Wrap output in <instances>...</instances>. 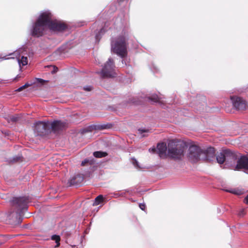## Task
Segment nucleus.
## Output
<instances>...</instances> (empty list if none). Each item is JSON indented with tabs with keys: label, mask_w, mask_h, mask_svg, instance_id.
<instances>
[{
	"label": "nucleus",
	"mask_w": 248,
	"mask_h": 248,
	"mask_svg": "<svg viewBox=\"0 0 248 248\" xmlns=\"http://www.w3.org/2000/svg\"><path fill=\"white\" fill-rule=\"evenodd\" d=\"M66 25L61 21L54 19L48 11L41 13L36 21L32 24L31 31L33 36H42L48 29L54 31H62L66 29Z\"/></svg>",
	"instance_id": "obj_1"
},
{
	"label": "nucleus",
	"mask_w": 248,
	"mask_h": 248,
	"mask_svg": "<svg viewBox=\"0 0 248 248\" xmlns=\"http://www.w3.org/2000/svg\"><path fill=\"white\" fill-rule=\"evenodd\" d=\"M111 50L122 58L125 57L127 54L125 38L120 36L117 38H112L111 41Z\"/></svg>",
	"instance_id": "obj_2"
},
{
	"label": "nucleus",
	"mask_w": 248,
	"mask_h": 248,
	"mask_svg": "<svg viewBox=\"0 0 248 248\" xmlns=\"http://www.w3.org/2000/svg\"><path fill=\"white\" fill-rule=\"evenodd\" d=\"M177 141L171 140L168 142V155L173 159H180L183 156L184 150L182 148L177 147Z\"/></svg>",
	"instance_id": "obj_3"
},
{
	"label": "nucleus",
	"mask_w": 248,
	"mask_h": 248,
	"mask_svg": "<svg viewBox=\"0 0 248 248\" xmlns=\"http://www.w3.org/2000/svg\"><path fill=\"white\" fill-rule=\"evenodd\" d=\"M24 51V49H19L13 53L9 54L8 56H10V57H7L6 56H5L2 58V59L7 60L9 59L16 58L20 66H21V65L22 66L26 65L28 64V61L27 57L25 56Z\"/></svg>",
	"instance_id": "obj_4"
},
{
	"label": "nucleus",
	"mask_w": 248,
	"mask_h": 248,
	"mask_svg": "<svg viewBox=\"0 0 248 248\" xmlns=\"http://www.w3.org/2000/svg\"><path fill=\"white\" fill-rule=\"evenodd\" d=\"M34 131L38 136H44L50 131L49 122L39 121L34 124Z\"/></svg>",
	"instance_id": "obj_5"
},
{
	"label": "nucleus",
	"mask_w": 248,
	"mask_h": 248,
	"mask_svg": "<svg viewBox=\"0 0 248 248\" xmlns=\"http://www.w3.org/2000/svg\"><path fill=\"white\" fill-rule=\"evenodd\" d=\"M29 199L27 197L13 198L11 200V204L17 208V213L27 209V203Z\"/></svg>",
	"instance_id": "obj_6"
},
{
	"label": "nucleus",
	"mask_w": 248,
	"mask_h": 248,
	"mask_svg": "<svg viewBox=\"0 0 248 248\" xmlns=\"http://www.w3.org/2000/svg\"><path fill=\"white\" fill-rule=\"evenodd\" d=\"M114 67L113 60L109 58L101 71V76L104 78L114 77L115 75Z\"/></svg>",
	"instance_id": "obj_7"
},
{
	"label": "nucleus",
	"mask_w": 248,
	"mask_h": 248,
	"mask_svg": "<svg viewBox=\"0 0 248 248\" xmlns=\"http://www.w3.org/2000/svg\"><path fill=\"white\" fill-rule=\"evenodd\" d=\"M188 152V157L193 161H196L202 158V150L197 145L190 146Z\"/></svg>",
	"instance_id": "obj_8"
},
{
	"label": "nucleus",
	"mask_w": 248,
	"mask_h": 248,
	"mask_svg": "<svg viewBox=\"0 0 248 248\" xmlns=\"http://www.w3.org/2000/svg\"><path fill=\"white\" fill-rule=\"evenodd\" d=\"M233 106L237 110H244L246 108L245 101L239 97L233 96L231 97Z\"/></svg>",
	"instance_id": "obj_9"
},
{
	"label": "nucleus",
	"mask_w": 248,
	"mask_h": 248,
	"mask_svg": "<svg viewBox=\"0 0 248 248\" xmlns=\"http://www.w3.org/2000/svg\"><path fill=\"white\" fill-rule=\"evenodd\" d=\"M50 129L54 132H58L60 130L64 129L67 123L62 121H55L52 123H50Z\"/></svg>",
	"instance_id": "obj_10"
},
{
	"label": "nucleus",
	"mask_w": 248,
	"mask_h": 248,
	"mask_svg": "<svg viewBox=\"0 0 248 248\" xmlns=\"http://www.w3.org/2000/svg\"><path fill=\"white\" fill-rule=\"evenodd\" d=\"M202 155H203V158L209 161H211L215 158V150L214 148L209 147L205 151H202ZM201 158H202V157Z\"/></svg>",
	"instance_id": "obj_11"
},
{
	"label": "nucleus",
	"mask_w": 248,
	"mask_h": 248,
	"mask_svg": "<svg viewBox=\"0 0 248 248\" xmlns=\"http://www.w3.org/2000/svg\"><path fill=\"white\" fill-rule=\"evenodd\" d=\"M236 170L244 169L248 170V155L242 156L238 160Z\"/></svg>",
	"instance_id": "obj_12"
},
{
	"label": "nucleus",
	"mask_w": 248,
	"mask_h": 248,
	"mask_svg": "<svg viewBox=\"0 0 248 248\" xmlns=\"http://www.w3.org/2000/svg\"><path fill=\"white\" fill-rule=\"evenodd\" d=\"M226 164L228 165H232L234 164L237 160L236 155L231 151L228 149L226 153Z\"/></svg>",
	"instance_id": "obj_13"
},
{
	"label": "nucleus",
	"mask_w": 248,
	"mask_h": 248,
	"mask_svg": "<svg viewBox=\"0 0 248 248\" xmlns=\"http://www.w3.org/2000/svg\"><path fill=\"white\" fill-rule=\"evenodd\" d=\"M84 177L82 174H77L69 180V184L71 186H78L83 181Z\"/></svg>",
	"instance_id": "obj_14"
},
{
	"label": "nucleus",
	"mask_w": 248,
	"mask_h": 248,
	"mask_svg": "<svg viewBox=\"0 0 248 248\" xmlns=\"http://www.w3.org/2000/svg\"><path fill=\"white\" fill-rule=\"evenodd\" d=\"M157 153L160 157H163L166 156L167 146L164 143H158L157 145Z\"/></svg>",
	"instance_id": "obj_15"
},
{
	"label": "nucleus",
	"mask_w": 248,
	"mask_h": 248,
	"mask_svg": "<svg viewBox=\"0 0 248 248\" xmlns=\"http://www.w3.org/2000/svg\"><path fill=\"white\" fill-rule=\"evenodd\" d=\"M227 150V149L222 150V151L217 156L216 159L218 163L222 164L226 162V153Z\"/></svg>",
	"instance_id": "obj_16"
},
{
	"label": "nucleus",
	"mask_w": 248,
	"mask_h": 248,
	"mask_svg": "<svg viewBox=\"0 0 248 248\" xmlns=\"http://www.w3.org/2000/svg\"><path fill=\"white\" fill-rule=\"evenodd\" d=\"M94 160L93 158H86L82 161L81 166H91L94 164Z\"/></svg>",
	"instance_id": "obj_17"
},
{
	"label": "nucleus",
	"mask_w": 248,
	"mask_h": 248,
	"mask_svg": "<svg viewBox=\"0 0 248 248\" xmlns=\"http://www.w3.org/2000/svg\"><path fill=\"white\" fill-rule=\"evenodd\" d=\"M93 156L96 158H101L107 156V154L106 152L102 151L94 152L93 154Z\"/></svg>",
	"instance_id": "obj_18"
},
{
	"label": "nucleus",
	"mask_w": 248,
	"mask_h": 248,
	"mask_svg": "<svg viewBox=\"0 0 248 248\" xmlns=\"http://www.w3.org/2000/svg\"><path fill=\"white\" fill-rule=\"evenodd\" d=\"M148 100L152 102H160V98L156 94H152L151 96L148 97Z\"/></svg>",
	"instance_id": "obj_19"
},
{
	"label": "nucleus",
	"mask_w": 248,
	"mask_h": 248,
	"mask_svg": "<svg viewBox=\"0 0 248 248\" xmlns=\"http://www.w3.org/2000/svg\"><path fill=\"white\" fill-rule=\"evenodd\" d=\"M103 200V197L102 195H100L98 196L95 199L93 203V206H96L99 204Z\"/></svg>",
	"instance_id": "obj_20"
},
{
	"label": "nucleus",
	"mask_w": 248,
	"mask_h": 248,
	"mask_svg": "<svg viewBox=\"0 0 248 248\" xmlns=\"http://www.w3.org/2000/svg\"><path fill=\"white\" fill-rule=\"evenodd\" d=\"M20 118V117L19 115L11 116L9 117V118L8 119L7 121L9 123L16 122H17L19 120Z\"/></svg>",
	"instance_id": "obj_21"
},
{
	"label": "nucleus",
	"mask_w": 248,
	"mask_h": 248,
	"mask_svg": "<svg viewBox=\"0 0 248 248\" xmlns=\"http://www.w3.org/2000/svg\"><path fill=\"white\" fill-rule=\"evenodd\" d=\"M51 239L55 241L56 245L55 246V247H58L60 244V237L59 235H53L51 236Z\"/></svg>",
	"instance_id": "obj_22"
},
{
	"label": "nucleus",
	"mask_w": 248,
	"mask_h": 248,
	"mask_svg": "<svg viewBox=\"0 0 248 248\" xmlns=\"http://www.w3.org/2000/svg\"><path fill=\"white\" fill-rule=\"evenodd\" d=\"M139 131L141 137H145L148 136V133L149 132V130L145 129H139Z\"/></svg>",
	"instance_id": "obj_23"
},
{
	"label": "nucleus",
	"mask_w": 248,
	"mask_h": 248,
	"mask_svg": "<svg viewBox=\"0 0 248 248\" xmlns=\"http://www.w3.org/2000/svg\"><path fill=\"white\" fill-rule=\"evenodd\" d=\"M125 192H122V193H114L113 194V197L114 198H118L119 197H124V196Z\"/></svg>",
	"instance_id": "obj_24"
},
{
	"label": "nucleus",
	"mask_w": 248,
	"mask_h": 248,
	"mask_svg": "<svg viewBox=\"0 0 248 248\" xmlns=\"http://www.w3.org/2000/svg\"><path fill=\"white\" fill-rule=\"evenodd\" d=\"M132 164L135 166V167L139 168H140L139 166V163L137 160L134 158L132 159Z\"/></svg>",
	"instance_id": "obj_25"
},
{
	"label": "nucleus",
	"mask_w": 248,
	"mask_h": 248,
	"mask_svg": "<svg viewBox=\"0 0 248 248\" xmlns=\"http://www.w3.org/2000/svg\"><path fill=\"white\" fill-rule=\"evenodd\" d=\"M84 89L86 91H90L92 89V87L91 86H87L84 87Z\"/></svg>",
	"instance_id": "obj_26"
},
{
	"label": "nucleus",
	"mask_w": 248,
	"mask_h": 248,
	"mask_svg": "<svg viewBox=\"0 0 248 248\" xmlns=\"http://www.w3.org/2000/svg\"><path fill=\"white\" fill-rule=\"evenodd\" d=\"M139 207L142 210H144L145 208V204L144 203H140L139 204Z\"/></svg>",
	"instance_id": "obj_27"
},
{
	"label": "nucleus",
	"mask_w": 248,
	"mask_h": 248,
	"mask_svg": "<svg viewBox=\"0 0 248 248\" xmlns=\"http://www.w3.org/2000/svg\"><path fill=\"white\" fill-rule=\"evenodd\" d=\"M25 88H26V85H23V86H21L20 87H19V88H18L17 90H16V91L20 92L21 91H22L23 89H25Z\"/></svg>",
	"instance_id": "obj_28"
},
{
	"label": "nucleus",
	"mask_w": 248,
	"mask_h": 248,
	"mask_svg": "<svg viewBox=\"0 0 248 248\" xmlns=\"http://www.w3.org/2000/svg\"><path fill=\"white\" fill-rule=\"evenodd\" d=\"M155 151H156V149H155V148H154H154H150V149H149V151L150 152H152V153H155Z\"/></svg>",
	"instance_id": "obj_29"
},
{
	"label": "nucleus",
	"mask_w": 248,
	"mask_h": 248,
	"mask_svg": "<svg viewBox=\"0 0 248 248\" xmlns=\"http://www.w3.org/2000/svg\"><path fill=\"white\" fill-rule=\"evenodd\" d=\"M20 159V157H14L13 159V162H16V161H17V160H18L19 159Z\"/></svg>",
	"instance_id": "obj_30"
},
{
	"label": "nucleus",
	"mask_w": 248,
	"mask_h": 248,
	"mask_svg": "<svg viewBox=\"0 0 248 248\" xmlns=\"http://www.w3.org/2000/svg\"><path fill=\"white\" fill-rule=\"evenodd\" d=\"M245 200L246 201V203L248 204V195L245 198Z\"/></svg>",
	"instance_id": "obj_31"
},
{
	"label": "nucleus",
	"mask_w": 248,
	"mask_h": 248,
	"mask_svg": "<svg viewBox=\"0 0 248 248\" xmlns=\"http://www.w3.org/2000/svg\"><path fill=\"white\" fill-rule=\"evenodd\" d=\"M105 32V30L104 29V28H102L100 30V32L101 33H103Z\"/></svg>",
	"instance_id": "obj_32"
},
{
	"label": "nucleus",
	"mask_w": 248,
	"mask_h": 248,
	"mask_svg": "<svg viewBox=\"0 0 248 248\" xmlns=\"http://www.w3.org/2000/svg\"><path fill=\"white\" fill-rule=\"evenodd\" d=\"M38 80H39V82H41V83L44 82V80L43 79H41V78H39Z\"/></svg>",
	"instance_id": "obj_33"
},
{
	"label": "nucleus",
	"mask_w": 248,
	"mask_h": 248,
	"mask_svg": "<svg viewBox=\"0 0 248 248\" xmlns=\"http://www.w3.org/2000/svg\"><path fill=\"white\" fill-rule=\"evenodd\" d=\"M95 38L96 40L99 39V35L98 34H96Z\"/></svg>",
	"instance_id": "obj_34"
},
{
	"label": "nucleus",
	"mask_w": 248,
	"mask_h": 248,
	"mask_svg": "<svg viewBox=\"0 0 248 248\" xmlns=\"http://www.w3.org/2000/svg\"><path fill=\"white\" fill-rule=\"evenodd\" d=\"M24 85H26V88L27 87H29L30 85V84H29L28 83H26Z\"/></svg>",
	"instance_id": "obj_35"
}]
</instances>
